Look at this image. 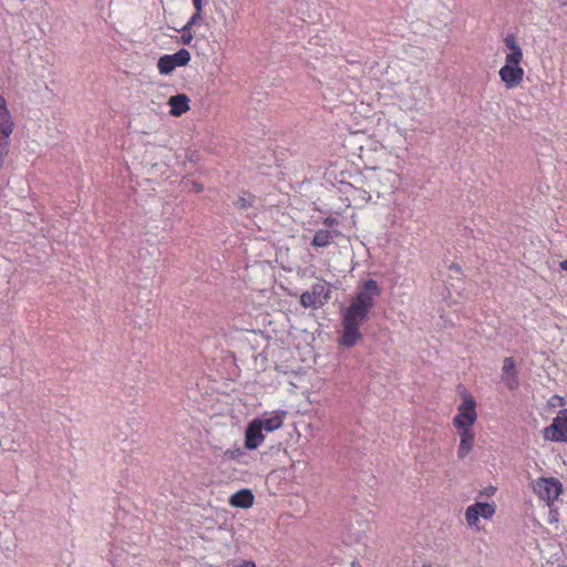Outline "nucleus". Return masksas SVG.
<instances>
[{"mask_svg":"<svg viewBox=\"0 0 567 567\" xmlns=\"http://www.w3.org/2000/svg\"><path fill=\"white\" fill-rule=\"evenodd\" d=\"M381 295L379 284L369 279L364 281L358 289L357 293L351 298L349 306L341 310L342 333L338 340L340 347L352 348L361 339V326L368 318L369 312L374 307L375 299Z\"/></svg>","mask_w":567,"mask_h":567,"instance_id":"obj_1","label":"nucleus"},{"mask_svg":"<svg viewBox=\"0 0 567 567\" xmlns=\"http://www.w3.org/2000/svg\"><path fill=\"white\" fill-rule=\"evenodd\" d=\"M389 152L378 141H372L368 146L361 148V158L365 168L371 171L370 183L378 194L393 193L401 184V175L393 169L382 168L386 162Z\"/></svg>","mask_w":567,"mask_h":567,"instance_id":"obj_2","label":"nucleus"},{"mask_svg":"<svg viewBox=\"0 0 567 567\" xmlns=\"http://www.w3.org/2000/svg\"><path fill=\"white\" fill-rule=\"evenodd\" d=\"M504 45L507 50L504 59V64L498 70V76L502 84L506 90H515L523 83L525 71L522 66L524 53L516 35L507 34L503 39Z\"/></svg>","mask_w":567,"mask_h":567,"instance_id":"obj_3","label":"nucleus"},{"mask_svg":"<svg viewBox=\"0 0 567 567\" xmlns=\"http://www.w3.org/2000/svg\"><path fill=\"white\" fill-rule=\"evenodd\" d=\"M457 392L461 402L457 404L452 424L455 430L473 429L478 417L477 402L474 395L464 386H460Z\"/></svg>","mask_w":567,"mask_h":567,"instance_id":"obj_4","label":"nucleus"},{"mask_svg":"<svg viewBox=\"0 0 567 567\" xmlns=\"http://www.w3.org/2000/svg\"><path fill=\"white\" fill-rule=\"evenodd\" d=\"M530 488L536 497L553 507L563 494V483L554 476L537 477L530 482Z\"/></svg>","mask_w":567,"mask_h":567,"instance_id":"obj_5","label":"nucleus"},{"mask_svg":"<svg viewBox=\"0 0 567 567\" xmlns=\"http://www.w3.org/2000/svg\"><path fill=\"white\" fill-rule=\"evenodd\" d=\"M14 130L12 115L6 99L0 94V169L3 167L9 154V141Z\"/></svg>","mask_w":567,"mask_h":567,"instance_id":"obj_6","label":"nucleus"},{"mask_svg":"<svg viewBox=\"0 0 567 567\" xmlns=\"http://www.w3.org/2000/svg\"><path fill=\"white\" fill-rule=\"evenodd\" d=\"M496 513V504L494 502H475L466 507L464 517L468 528L481 530V519H492Z\"/></svg>","mask_w":567,"mask_h":567,"instance_id":"obj_7","label":"nucleus"},{"mask_svg":"<svg viewBox=\"0 0 567 567\" xmlns=\"http://www.w3.org/2000/svg\"><path fill=\"white\" fill-rule=\"evenodd\" d=\"M331 298V289L324 282H317L311 290L306 291L300 297V303L303 308L317 309L322 307Z\"/></svg>","mask_w":567,"mask_h":567,"instance_id":"obj_8","label":"nucleus"},{"mask_svg":"<svg viewBox=\"0 0 567 567\" xmlns=\"http://www.w3.org/2000/svg\"><path fill=\"white\" fill-rule=\"evenodd\" d=\"M543 439L549 442H567V408L561 409L550 425L544 427Z\"/></svg>","mask_w":567,"mask_h":567,"instance_id":"obj_9","label":"nucleus"},{"mask_svg":"<svg viewBox=\"0 0 567 567\" xmlns=\"http://www.w3.org/2000/svg\"><path fill=\"white\" fill-rule=\"evenodd\" d=\"M190 61V53L181 49L174 54H166L158 59L157 69L161 74H169L177 66H185Z\"/></svg>","mask_w":567,"mask_h":567,"instance_id":"obj_10","label":"nucleus"},{"mask_svg":"<svg viewBox=\"0 0 567 567\" xmlns=\"http://www.w3.org/2000/svg\"><path fill=\"white\" fill-rule=\"evenodd\" d=\"M502 380L509 390H517L519 386L518 370L513 357H506L503 360Z\"/></svg>","mask_w":567,"mask_h":567,"instance_id":"obj_11","label":"nucleus"},{"mask_svg":"<svg viewBox=\"0 0 567 567\" xmlns=\"http://www.w3.org/2000/svg\"><path fill=\"white\" fill-rule=\"evenodd\" d=\"M262 431L264 429L255 419L248 423L245 431V447L247 450H256L264 443L265 435Z\"/></svg>","mask_w":567,"mask_h":567,"instance_id":"obj_12","label":"nucleus"},{"mask_svg":"<svg viewBox=\"0 0 567 567\" xmlns=\"http://www.w3.org/2000/svg\"><path fill=\"white\" fill-rule=\"evenodd\" d=\"M460 439L457 447L458 460H465L473 451L475 445V432L474 429L456 430Z\"/></svg>","mask_w":567,"mask_h":567,"instance_id":"obj_13","label":"nucleus"},{"mask_svg":"<svg viewBox=\"0 0 567 567\" xmlns=\"http://www.w3.org/2000/svg\"><path fill=\"white\" fill-rule=\"evenodd\" d=\"M287 412L272 411L265 413L261 417L255 419L266 432H274L280 429L286 419Z\"/></svg>","mask_w":567,"mask_h":567,"instance_id":"obj_14","label":"nucleus"},{"mask_svg":"<svg viewBox=\"0 0 567 567\" xmlns=\"http://www.w3.org/2000/svg\"><path fill=\"white\" fill-rule=\"evenodd\" d=\"M371 526L368 520H358L349 526L346 540L349 544H359L368 538Z\"/></svg>","mask_w":567,"mask_h":567,"instance_id":"obj_15","label":"nucleus"},{"mask_svg":"<svg viewBox=\"0 0 567 567\" xmlns=\"http://www.w3.org/2000/svg\"><path fill=\"white\" fill-rule=\"evenodd\" d=\"M189 102V97L184 93L171 96L167 101V105L169 106V114L172 116L179 117L187 113L190 109Z\"/></svg>","mask_w":567,"mask_h":567,"instance_id":"obj_16","label":"nucleus"},{"mask_svg":"<svg viewBox=\"0 0 567 567\" xmlns=\"http://www.w3.org/2000/svg\"><path fill=\"white\" fill-rule=\"evenodd\" d=\"M255 496L248 488H243L229 498V505L237 508H250L254 505Z\"/></svg>","mask_w":567,"mask_h":567,"instance_id":"obj_17","label":"nucleus"},{"mask_svg":"<svg viewBox=\"0 0 567 567\" xmlns=\"http://www.w3.org/2000/svg\"><path fill=\"white\" fill-rule=\"evenodd\" d=\"M334 235L339 236L340 233L339 231H330L327 229H320V230L316 231L311 244H312V246L318 247V248L327 247L332 243Z\"/></svg>","mask_w":567,"mask_h":567,"instance_id":"obj_18","label":"nucleus"},{"mask_svg":"<svg viewBox=\"0 0 567 567\" xmlns=\"http://www.w3.org/2000/svg\"><path fill=\"white\" fill-rule=\"evenodd\" d=\"M204 7H205V3H200L199 9H198V7H194L195 12L192 16V18L189 19V21L186 23V25L192 28L193 25L197 24L202 20Z\"/></svg>","mask_w":567,"mask_h":567,"instance_id":"obj_19","label":"nucleus"},{"mask_svg":"<svg viewBox=\"0 0 567 567\" xmlns=\"http://www.w3.org/2000/svg\"><path fill=\"white\" fill-rule=\"evenodd\" d=\"M194 39V35L190 31V27L186 25L183 28L182 30V35H181V40L184 44H190V42L193 41Z\"/></svg>","mask_w":567,"mask_h":567,"instance_id":"obj_20","label":"nucleus"},{"mask_svg":"<svg viewBox=\"0 0 567 567\" xmlns=\"http://www.w3.org/2000/svg\"><path fill=\"white\" fill-rule=\"evenodd\" d=\"M548 404L553 408H564L566 405V401L563 396H559V395H553L549 401H548Z\"/></svg>","mask_w":567,"mask_h":567,"instance_id":"obj_21","label":"nucleus"},{"mask_svg":"<svg viewBox=\"0 0 567 567\" xmlns=\"http://www.w3.org/2000/svg\"><path fill=\"white\" fill-rule=\"evenodd\" d=\"M225 455L231 460L237 458L243 455V450L240 447H237L235 450H227L225 452Z\"/></svg>","mask_w":567,"mask_h":567,"instance_id":"obj_22","label":"nucleus"},{"mask_svg":"<svg viewBox=\"0 0 567 567\" xmlns=\"http://www.w3.org/2000/svg\"><path fill=\"white\" fill-rule=\"evenodd\" d=\"M548 523L549 524L558 523V512L557 511H555V509L549 511Z\"/></svg>","mask_w":567,"mask_h":567,"instance_id":"obj_23","label":"nucleus"},{"mask_svg":"<svg viewBox=\"0 0 567 567\" xmlns=\"http://www.w3.org/2000/svg\"><path fill=\"white\" fill-rule=\"evenodd\" d=\"M236 567H256V564L252 560H243Z\"/></svg>","mask_w":567,"mask_h":567,"instance_id":"obj_24","label":"nucleus"},{"mask_svg":"<svg viewBox=\"0 0 567 567\" xmlns=\"http://www.w3.org/2000/svg\"><path fill=\"white\" fill-rule=\"evenodd\" d=\"M323 224H324L326 226H329V227H330V226H333V225H336V224H337V219H336V218H333V217H327V218L323 220Z\"/></svg>","mask_w":567,"mask_h":567,"instance_id":"obj_25","label":"nucleus"},{"mask_svg":"<svg viewBox=\"0 0 567 567\" xmlns=\"http://www.w3.org/2000/svg\"><path fill=\"white\" fill-rule=\"evenodd\" d=\"M193 185H194V189H195V192H197V193L203 192L204 187H203V185H202V184H199V183H193Z\"/></svg>","mask_w":567,"mask_h":567,"instance_id":"obj_26","label":"nucleus"},{"mask_svg":"<svg viewBox=\"0 0 567 567\" xmlns=\"http://www.w3.org/2000/svg\"><path fill=\"white\" fill-rule=\"evenodd\" d=\"M559 267L561 270L567 271V259L560 261Z\"/></svg>","mask_w":567,"mask_h":567,"instance_id":"obj_27","label":"nucleus"},{"mask_svg":"<svg viewBox=\"0 0 567 567\" xmlns=\"http://www.w3.org/2000/svg\"><path fill=\"white\" fill-rule=\"evenodd\" d=\"M200 3H206V0H193L194 7H200Z\"/></svg>","mask_w":567,"mask_h":567,"instance_id":"obj_28","label":"nucleus"}]
</instances>
